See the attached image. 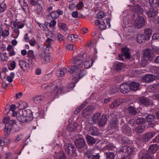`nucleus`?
I'll use <instances>...</instances> for the list:
<instances>
[{"label":"nucleus","mask_w":159,"mask_h":159,"mask_svg":"<svg viewBox=\"0 0 159 159\" xmlns=\"http://www.w3.org/2000/svg\"><path fill=\"white\" fill-rule=\"evenodd\" d=\"M49 16H51L52 19L55 20L57 19L59 17V15H58L56 12L55 11H53L49 15Z\"/></svg>","instance_id":"de8ad7c7"},{"label":"nucleus","mask_w":159,"mask_h":159,"mask_svg":"<svg viewBox=\"0 0 159 159\" xmlns=\"http://www.w3.org/2000/svg\"><path fill=\"white\" fill-rule=\"evenodd\" d=\"M58 159H67L65 153L63 151H61L58 154Z\"/></svg>","instance_id":"79ce46f5"},{"label":"nucleus","mask_w":159,"mask_h":159,"mask_svg":"<svg viewBox=\"0 0 159 159\" xmlns=\"http://www.w3.org/2000/svg\"><path fill=\"white\" fill-rule=\"evenodd\" d=\"M19 65L24 70L29 68V64L25 61L20 60L18 61Z\"/></svg>","instance_id":"5701e85b"},{"label":"nucleus","mask_w":159,"mask_h":159,"mask_svg":"<svg viewBox=\"0 0 159 159\" xmlns=\"http://www.w3.org/2000/svg\"><path fill=\"white\" fill-rule=\"evenodd\" d=\"M78 126V124L75 123L72 124H70L68 125L66 128V130L70 132L75 130Z\"/></svg>","instance_id":"b1692460"},{"label":"nucleus","mask_w":159,"mask_h":159,"mask_svg":"<svg viewBox=\"0 0 159 159\" xmlns=\"http://www.w3.org/2000/svg\"><path fill=\"white\" fill-rule=\"evenodd\" d=\"M46 53L44 52H42L39 55V59L41 60L44 61Z\"/></svg>","instance_id":"13d9d810"},{"label":"nucleus","mask_w":159,"mask_h":159,"mask_svg":"<svg viewBox=\"0 0 159 159\" xmlns=\"http://www.w3.org/2000/svg\"><path fill=\"white\" fill-rule=\"evenodd\" d=\"M152 39L156 41H159V34H155L152 37Z\"/></svg>","instance_id":"bf43d9fd"},{"label":"nucleus","mask_w":159,"mask_h":159,"mask_svg":"<svg viewBox=\"0 0 159 159\" xmlns=\"http://www.w3.org/2000/svg\"><path fill=\"white\" fill-rule=\"evenodd\" d=\"M66 69L65 68H63L60 70H57L56 71V74L57 76H63L66 74Z\"/></svg>","instance_id":"c9c22d12"},{"label":"nucleus","mask_w":159,"mask_h":159,"mask_svg":"<svg viewBox=\"0 0 159 159\" xmlns=\"http://www.w3.org/2000/svg\"><path fill=\"white\" fill-rule=\"evenodd\" d=\"M118 91V89L115 87H111L108 91V93L110 95H112L116 93Z\"/></svg>","instance_id":"37998d69"},{"label":"nucleus","mask_w":159,"mask_h":159,"mask_svg":"<svg viewBox=\"0 0 159 159\" xmlns=\"http://www.w3.org/2000/svg\"><path fill=\"white\" fill-rule=\"evenodd\" d=\"M152 157L149 154L145 153L143 154L141 159H152Z\"/></svg>","instance_id":"4d7b16f0"},{"label":"nucleus","mask_w":159,"mask_h":159,"mask_svg":"<svg viewBox=\"0 0 159 159\" xmlns=\"http://www.w3.org/2000/svg\"><path fill=\"white\" fill-rule=\"evenodd\" d=\"M57 36L59 43H61L64 40L63 36L61 34L59 33L58 34Z\"/></svg>","instance_id":"680f3d73"},{"label":"nucleus","mask_w":159,"mask_h":159,"mask_svg":"<svg viewBox=\"0 0 159 159\" xmlns=\"http://www.w3.org/2000/svg\"><path fill=\"white\" fill-rule=\"evenodd\" d=\"M120 89L121 92L123 93H126L129 91V84L123 83L120 86Z\"/></svg>","instance_id":"2eb2a0df"},{"label":"nucleus","mask_w":159,"mask_h":159,"mask_svg":"<svg viewBox=\"0 0 159 159\" xmlns=\"http://www.w3.org/2000/svg\"><path fill=\"white\" fill-rule=\"evenodd\" d=\"M107 120V117L105 115H102L100 118L98 122L99 125L102 126L105 125Z\"/></svg>","instance_id":"a878e982"},{"label":"nucleus","mask_w":159,"mask_h":159,"mask_svg":"<svg viewBox=\"0 0 159 159\" xmlns=\"http://www.w3.org/2000/svg\"><path fill=\"white\" fill-rule=\"evenodd\" d=\"M111 116L114 117V118H112L110 124V127L111 129H115L117 127V120L116 117V115L114 113L111 114Z\"/></svg>","instance_id":"f8f14e48"},{"label":"nucleus","mask_w":159,"mask_h":159,"mask_svg":"<svg viewBox=\"0 0 159 159\" xmlns=\"http://www.w3.org/2000/svg\"><path fill=\"white\" fill-rule=\"evenodd\" d=\"M155 79V76L152 75H146L142 78V81L144 83H148L152 81Z\"/></svg>","instance_id":"dca6fc26"},{"label":"nucleus","mask_w":159,"mask_h":159,"mask_svg":"<svg viewBox=\"0 0 159 159\" xmlns=\"http://www.w3.org/2000/svg\"><path fill=\"white\" fill-rule=\"evenodd\" d=\"M125 102L124 99L121 98H118L115 100L110 105V107L114 108L120 105Z\"/></svg>","instance_id":"a211bd4d"},{"label":"nucleus","mask_w":159,"mask_h":159,"mask_svg":"<svg viewBox=\"0 0 159 159\" xmlns=\"http://www.w3.org/2000/svg\"><path fill=\"white\" fill-rule=\"evenodd\" d=\"M0 32H1L2 35L5 37L8 36L9 34L8 30H3L2 29L0 30Z\"/></svg>","instance_id":"864d4df0"},{"label":"nucleus","mask_w":159,"mask_h":159,"mask_svg":"<svg viewBox=\"0 0 159 159\" xmlns=\"http://www.w3.org/2000/svg\"><path fill=\"white\" fill-rule=\"evenodd\" d=\"M146 120L148 122L151 123V126L153 127L154 126V123L156 118L153 115H150L146 117Z\"/></svg>","instance_id":"cd10ccee"},{"label":"nucleus","mask_w":159,"mask_h":159,"mask_svg":"<svg viewBox=\"0 0 159 159\" xmlns=\"http://www.w3.org/2000/svg\"><path fill=\"white\" fill-rule=\"evenodd\" d=\"M105 16V13L101 11L97 14V17L99 19L104 18Z\"/></svg>","instance_id":"5fc2aeb1"},{"label":"nucleus","mask_w":159,"mask_h":159,"mask_svg":"<svg viewBox=\"0 0 159 159\" xmlns=\"http://www.w3.org/2000/svg\"><path fill=\"white\" fill-rule=\"evenodd\" d=\"M14 32L15 34H13V37L14 38L16 39L18 37L20 34V31L19 29L17 28H14Z\"/></svg>","instance_id":"3c124183"},{"label":"nucleus","mask_w":159,"mask_h":159,"mask_svg":"<svg viewBox=\"0 0 159 159\" xmlns=\"http://www.w3.org/2000/svg\"><path fill=\"white\" fill-rule=\"evenodd\" d=\"M95 108L94 107L92 106H89L86 107L83 111V115H87L91 113H92Z\"/></svg>","instance_id":"4be33fe9"},{"label":"nucleus","mask_w":159,"mask_h":159,"mask_svg":"<svg viewBox=\"0 0 159 159\" xmlns=\"http://www.w3.org/2000/svg\"><path fill=\"white\" fill-rule=\"evenodd\" d=\"M136 39L138 42L140 44L145 42L146 40H148L145 35L140 33L137 35Z\"/></svg>","instance_id":"412c9836"},{"label":"nucleus","mask_w":159,"mask_h":159,"mask_svg":"<svg viewBox=\"0 0 159 159\" xmlns=\"http://www.w3.org/2000/svg\"><path fill=\"white\" fill-rule=\"evenodd\" d=\"M125 66L124 64L118 62H115L113 66V69L117 71L122 70Z\"/></svg>","instance_id":"4468645a"},{"label":"nucleus","mask_w":159,"mask_h":159,"mask_svg":"<svg viewBox=\"0 0 159 159\" xmlns=\"http://www.w3.org/2000/svg\"><path fill=\"white\" fill-rule=\"evenodd\" d=\"M64 148L66 152L69 155L72 154L75 150L74 145L70 143H67L65 145Z\"/></svg>","instance_id":"9d476101"},{"label":"nucleus","mask_w":159,"mask_h":159,"mask_svg":"<svg viewBox=\"0 0 159 159\" xmlns=\"http://www.w3.org/2000/svg\"><path fill=\"white\" fill-rule=\"evenodd\" d=\"M38 5L39 7L41 8V9L43 8V3L41 0H37V5Z\"/></svg>","instance_id":"0e129e2a"},{"label":"nucleus","mask_w":159,"mask_h":159,"mask_svg":"<svg viewBox=\"0 0 159 159\" xmlns=\"http://www.w3.org/2000/svg\"><path fill=\"white\" fill-rule=\"evenodd\" d=\"M27 56L30 59H32L33 60H35L36 57L34 54V52L32 50H30L28 51L27 53Z\"/></svg>","instance_id":"c03bdc74"},{"label":"nucleus","mask_w":159,"mask_h":159,"mask_svg":"<svg viewBox=\"0 0 159 159\" xmlns=\"http://www.w3.org/2000/svg\"><path fill=\"white\" fill-rule=\"evenodd\" d=\"M122 53L118 55L120 60L123 61L126 58L129 59V49L126 47L122 48L121 49Z\"/></svg>","instance_id":"39448f33"},{"label":"nucleus","mask_w":159,"mask_h":159,"mask_svg":"<svg viewBox=\"0 0 159 159\" xmlns=\"http://www.w3.org/2000/svg\"><path fill=\"white\" fill-rule=\"evenodd\" d=\"M152 34V30L149 28H147L144 31V34H143L145 36L147 39L148 40L150 39Z\"/></svg>","instance_id":"7c9ffc66"},{"label":"nucleus","mask_w":159,"mask_h":159,"mask_svg":"<svg viewBox=\"0 0 159 159\" xmlns=\"http://www.w3.org/2000/svg\"><path fill=\"white\" fill-rule=\"evenodd\" d=\"M85 139L88 144L89 145H92L95 143V139L89 135H86Z\"/></svg>","instance_id":"393cba45"},{"label":"nucleus","mask_w":159,"mask_h":159,"mask_svg":"<svg viewBox=\"0 0 159 159\" xmlns=\"http://www.w3.org/2000/svg\"><path fill=\"white\" fill-rule=\"evenodd\" d=\"M151 50L149 48H147L144 51V56L148 60L150 57H151Z\"/></svg>","instance_id":"f704fd0d"},{"label":"nucleus","mask_w":159,"mask_h":159,"mask_svg":"<svg viewBox=\"0 0 159 159\" xmlns=\"http://www.w3.org/2000/svg\"><path fill=\"white\" fill-rule=\"evenodd\" d=\"M139 102L142 105L148 106L152 104V102L147 98L142 97L139 99Z\"/></svg>","instance_id":"6ab92c4d"},{"label":"nucleus","mask_w":159,"mask_h":159,"mask_svg":"<svg viewBox=\"0 0 159 159\" xmlns=\"http://www.w3.org/2000/svg\"><path fill=\"white\" fill-rule=\"evenodd\" d=\"M116 152H106L105 154L107 159H114L115 156L116 154Z\"/></svg>","instance_id":"72a5a7b5"},{"label":"nucleus","mask_w":159,"mask_h":159,"mask_svg":"<svg viewBox=\"0 0 159 159\" xmlns=\"http://www.w3.org/2000/svg\"><path fill=\"white\" fill-rule=\"evenodd\" d=\"M133 24L137 28L140 29L145 24V20L138 13H134L132 17Z\"/></svg>","instance_id":"f03ea898"},{"label":"nucleus","mask_w":159,"mask_h":159,"mask_svg":"<svg viewBox=\"0 0 159 159\" xmlns=\"http://www.w3.org/2000/svg\"><path fill=\"white\" fill-rule=\"evenodd\" d=\"M155 132H148L143 134L142 136V139L144 141H148L156 135Z\"/></svg>","instance_id":"9b49d317"},{"label":"nucleus","mask_w":159,"mask_h":159,"mask_svg":"<svg viewBox=\"0 0 159 159\" xmlns=\"http://www.w3.org/2000/svg\"><path fill=\"white\" fill-rule=\"evenodd\" d=\"M145 128L144 125L139 126L136 127L135 130L138 133H141L144 131Z\"/></svg>","instance_id":"4c0bfd02"},{"label":"nucleus","mask_w":159,"mask_h":159,"mask_svg":"<svg viewBox=\"0 0 159 159\" xmlns=\"http://www.w3.org/2000/svg\"><path fill=\"white\" fill-rule=\"evenodd\" d=\"M75 143L76 148L79 149L83 148L86 144L84 140L82 138L76 139L75 140Z\"/></svg>","instance_id":"1a4fd4ad"},{"label":"nucleus","mask_w":159,"mask_h":159,"mask_svg":"<svg viewBox=\"0 0 159 159\" xmlns=\"http://www.w3.org/2000/svg\"><path fill=\"white\" fill-rule=\"evenodd\" d=\"M139 86V84L135 82H132L130 84V89L132 90L136 91L137 90Z\"/></svg>","instance_id":"473e14b6"},{"label":"nucleus","mask_w":159,"mask_h":159,"mask_svg":"<svg viewBox=\"0 0 159 159\" xmlns=\"http://www.w3.org/2000/svg\"><path fill=\"white\" fill-rule=\"evenodd\" d=\"M137 150L136 148H130V155L131 154H135Z\"/></svg>","instance_id":"338daca9"},{"label":"nucleus","mask_w":159,"mask_h":159,"mask_svg":"<svg viewBox=\"0 0 159 159\" xmlns=\"http://www.w3.org/2000/svg\"><path fill=\"white\" fill-rule=\"evenodd\" d=\"M83 60L81 59V55L80 54L73 58L72 62L75 65L80 66L79 67L77 66H76L77 67L79 68L80 70H81L80 69L82 66H83V65H82V64L83 63Z\"/></svg>","instance_id":"423d86ee"},{"label":"nucleus","mask_w":159,"mask_h":159,"mask_svg":"<svg viewBox=\"0 0 159 159\" xmlns=\"http://www.w3.org/2000/svg\"><path fill=\"white\" fill-rule=\"evenodd\" d=\"M101 114V113H97L93 115V122L94 123H98Z\"/></svg>","instance_id":"58836bf2"},{"label":"nucleus","mask_w":159,"mask_h":159,"mask_svg":"<svg viewBox=\"0 0 159 159\" xmlns=\"http://www.w3.org/2000/svg\"><path fill=\"white\" fill-rule=\"evenodd\" d=\"M158 149V147L156 144H154L150 146L148 150L152 153H155Z\"/></svg>","instance_id":"c756f323"},{"label":"nucleus","mask_w":159,"mask_h":159,"mask_svg":"<svg viewBox=\"0 0 159 159\" xmlns=\"http://www.w3.org/2000/svg\"><path fill=\"white\" fill-rule=\"evenodd\" d=\"M121 151L122 152L127 153L126 155L129 156V152L128 147L126 146H124L121 150Z\"/></svg>","instance_id":"603ef678"},{"label":"nucleus","mask_w":159,"mask_h":159,"mask_svg":"<svg viewBox=\"0 0 159 159\" xmlns=\"http://www.w3.org/2000/svg\"><path fill=\"white\" fill-rule=\"evenodd\" d=\"M130 8H132L134 11L136 12L135 13H137L140 16L143 13V10L139 5L137 4L134 6H130Z\"/></svg>","instance_id":"f3484780"},{"label":"nucleus","mask_w":159,"mask_h":159,"mask_svg":"<svg viewBox=\"0 0 159 159\" xmlns=\"http://www.w3.org/2000/svg\"><path fill=\"white\" fill-rule=\"evenodd\" d=\"M45 56L46 57L44 61L48 62H49L52 61V57L51 56L46 54Z\"/></svg>","instance_id":"052dcab7"},{"label":"nucleus","mask_w":159,"mask_h":159,"mask_svg":"<svg viewBox=\"0 0 159 159\" xmlns=\"http://www.w3.org/2000/svg\"><path fill=\"white\" fill-rule=\"evenodd\" d=\"M59 27L65 31L66 34H69L70 30L67 27L66 25L64 23H59L58 25Z\"/></svg>","instance_id":"c85d7f7f"},{"label":"nucleus","mask_w":159,"mask_h":159,"mask_svg":"<svg viewBox=\"0 0 159 159\" xmlns=\"http://www.w3.org/2000/svg\"><path fill=\"white\" fill-rule=\"evenodd\" d=\"M27 120V122L32 120L33 116L32 111L29 109H23L22 110Z\"/></svg>","instance_id":"0eeeda50"},{"label":"nucleus","mask_w":159,"mask_h":159,"mask_svg":"<svg viewBox=\"0 0 159 159\" xmlns=\"http://www.w3.org/2000/svg\"><path fill=\"white\" fill-rule=\"evenodd\" d=\"M68 72L70 73L75 74L72 79L73 82L69 83L67 85V87L69 89H73L75 87V84L77 83L79 79L82 78L86 73L85 70H81L79 68L76 66H72L70 67L68 70Z\"/></svg>","instance_id":"f257e3e1"},{"label":"nucleus","mask_w":159,"mask_h":159,"mask_svg":"<svg viewBox=\"0 0 159 159\" xmlns=\"http://www.w3.org/2000/svg\"><path fill=\"white\" fill-rule=\"evenodd\" d=\"M106 25L104 21H102L99 26L100 29L102 30L105 29L106 28Z\"/></svg>","instance_id":"e2e57ef3"},{"label":"nucleus","mask_w":159,"mask_h":159,"mask_svg":"<svg viewBox=\"0 0 159 159\" xmlns=\"http://www.w3.org/2000/svg\"><path fill=\"white\" fill-rule=\"evenodd\" d=\"M20 22V21H16L15 20H13L11 22V25H12V26H11L12 28L13 29L14 28H16L18 24H19Z\"/></svg>","instance_id":"09e8293b"},{"label":"nucleus","mask_w":159,"mask_h":159,"mask_svg":"<svg viewBox=\"0 0 159 159\" xmlns=\"http://www.w3.org/2000/svg\"><path fill=\"white\" fill-rule=\"evenodd\" d=\"M16 121L15 120H11L5 124L4 130V135L6 136H8L10 134L12 125L16 124Z\"/></svg>","instance_id":"7ed1b4c3"},{"label":"nucleus","mask_w":159,"mask_h":159,"mask_svg":"<svg viewBox=\"0 0 159 159\" xmlns=\"http://www.w3.org/2000/svg\"><path fill=\"white\" fill-rule=\"evenodd\" d=\"M93 61L91 58L89 57L84 61V65L85 68L88 69L92 65Z\"/></svg>","instance_id":"bb28decb"},{"label":"nucleus","mask_w":159,"mask_h":159,"mask_svg":"<svg viewBox=\"0 0 159 159\" xmlns=\"http://www.w3.org/2000/svg\"><path fill=\"white\" fill-rule=\"evenodd\" d=\"M145 122V119L142 116L139 117L136 120V123L137 124H144Z\"/></svg>","instance_id":"a18cd8bd"},{"label":"nucleus","mask_w":159,"mask_h":159,"mask_svg":"<svg viewBox=\"0 0 159 159\" xmlns=\"http://www.w3.org/2000/svg\"><path fill=\"white\" fill-rule=\"evenodd\" d=\"M105 147L108 150L112 151V152H116L117 151L116 148L112 143L107 144Z\"/></svg>","instance_id":"e433bc0d"},{"label":"nucleus","mask_w":159,"mask_h":159,"mask_svg":"<svg viewBox=\"0 0 159 159\" xmlns=\"http://www.w3.org/2000/svg\"><path fill=\"white\" fill-rule=\"evenodd\" d=\"M158 0H149L151 6L150 7H156L157 8Z\"/></svg>","instance_id":"49530a36"},{"label":"nucleus","mask_w":159,"mask_h":159,"mask_svg":"<svg viewBox=\"0 0 159 159\" xmlns=\"http://www.w3.org/2000/svg\"><path fill=\"white\" fill-rule=\"evenodd\" d=\"M99 130L98 129L94 126H92L89 128L88 133L93 136L97 135Z\"/></svg>","instance_id":"aec40b11"},{"label":"nucleus","mask_w":159,"mask_h":159,"mask_svg":"<svg viewBox=\"0 0 159 159\" xmlns=\"http://www.w3.org/2000/svg\"><path fill=\"white\" fill-rule=\"evenodd\" d=\"M158 9L156 7H150L146 11L148 17H153L157 14Z\"/></svg>","instance_id":"6e6552de"},{"label":"nucleus","mask_w":159,"mask_h":159,"mask_svg":"<svg viewBox=\"0 0 159 159\" xmlns=\"http://www.w3.org/2000/svg\"><path fill=\"white\" fill-rule=\"evenodd\" d=\"M23 136L24 135L22 134H19L15 140V142L16 143L18 142L23 138Z\"/></svg>","instance_id":"774afa93"},{"label":"nucleus","mask_w":159,"mask_h":159,"mask_svg":"<svg viewBox=\"0 0 159 159\" xmlns=\"http://www.w3.org/2000/svg\"><path fill=\"white\" fill-rule=\"evenodd\" d=\"M124 20L127 21L128 24L129 23V11L128 10L123 11V12Z\"/></svg>","instance_id":"a19ab883"},{"label":"nucleus","mask_w":159,"mask_h":159,"mask_svg":"<svg viewBox=\"0 0 159 159\" xmlns=\"http://www.w3.org/2000/svg\"><path fill=\"white\" fill-rule=\"evenodd\" d=\"M84 6V3L80 1L77 4L76 7L78 9H82Z\"/></svg>","instance_id":"69168bd1"},{"label":"nucleus","mask_w":159,"mask_h":159,"mask_svg":"<svg viewBox=\"0 0 159 159\" xmlns=\"http://www.w3.org/2000/svg\"><path fill=\"white\" fill-rule=\"evenodd\" d=\"M43 99L44 97L43 96L38 95L33 97V101L35 103L38 104L40 103Z\"/></svg>","instance_id":"2f4dec72"},{"label":"nucleus","mask_w":159,"mask_h":159,"mask_svg":"<svg viewBox=\"0 0 159 159\" xmlns=\"http://www.w3.org/2000/svg\"><path fill=\"white\" fill-rule=\"evenodd\" d=\"M7 8L6 4L4 3L0 4V13L4 11Z\"/></svg>","instance_id":"8fccbe9b"},{"label":"nucleus","mask_w":159,"mask_h":159,"mask_svg":"<svg viewBox=\"0 0 159 159\" xmlns=\"http://www.w3.org/2000/svg\"><path fill=\"white\" fill-rule=\"evenodd\" d=\"M17 119L21 122H27V120L22 110H19V112H18Z\"/></svg>","instance_id":"ddd939ff"},{"label":"nucleus","mask_w":159,"mask_h":159,"mask_svg":"<svg viewBox=\"0 0 159 159\" xmlns=\"http://www.w3.org/2000/svg\"><path fill=\"white\" fill-rule=\"evenodd\" d=\"M87 103V102H83L81 105L79 107L77 108L76 109L75 111V113L77 114L85 106Z\"/></svg>","instance_id":"ea45409f"},{"label":"nucleus","mask_w":159,"mask_h":159,"mask_svg":"<svg viewBox=\"0 0 159 159\" xmlns=\"http://www.w3.org/2000/svg\"><path fill=\"white\" fill-rule=\"evenodd\" d=\"M97 151L95 152L94 151L91 152L88 151L85 153V156L87 159H99L100 157L99 155L101 151L98 149Z\"/></svg>","instance_id":"20e7f679"},{"label":"nucleus","mask_w":159,"mask_h":159,"mask_svg":"<svg viewBox=\"0 0 159 159\" xmlns=\"http://www.w3.org/2000/svg\"><path fill=\"white\" fill-rule=\"evenodd\" d=\"M130 115H136L137 112L132 107L130 106Z\"/></svg>","instance_id":"6e6d98bb"}]
</instances>
